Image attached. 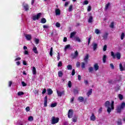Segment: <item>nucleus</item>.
I'll use <instances>...</instances> for the list:
<instances>
[{"instance_id": "f257e3e1", "label": "nucleus", "mask_w": 125, "mask_h": 125, "mask_svg": "<svg viewBox=\"0 0 125 125\" xmlns=\"http://www.w3.org/2000/svg\"><path fill=\"white\" fill-rule=\"evenodd\" d=\"M115 102L114 101H111V104H110V102L109 101H106L104 103V107L107 108V112L108 114H110L112 112V110L115 109L114 104Z\"/></svg>"}, {"instance_id": "f03ea898", "label": "nucleus", "mask_w": 125, "mask_h": 125, "mask_svg": "<svg viewBox=\"0 0 125 125\" xmlns=\"http://www.w3.org/2000/svg\"><path fill=\"white\" fill-rule=\"evenodd\" d=\"M125 108V103L123 102L121 103V105H118L116 108V112L118 114H121L122 113V110H124Z\"/></svg>"}, {"instance_id": "7ed1b4c3", "label": "nucleus", "mask_w": 125, "mask_h": 125, "mask_svg": "<svg viewBox=\"0 0 125 125\" xmlns=\"http://www.w3.org/2000/svg\"><path fill=\"white\" fill-rule=\"evenodd\" d=\"M111 56L113 57V59H115V58H117V59H118V60H120V59H121V53L118 52L117 53H114V52L112 51L111 52Z\"/></svg>"}, {"instance_id": "20e7f679", "label": "nucleus", "mask_w": 125, "mask_h": 125, "mask_svg": "<svg viewBox=\"0 0 125 125\" xmlns=\"http://www.w3.org/2000/svg\"><path fill=\"white\" fill-rule=\"evenodd\" d=\"M59 122V118H55V116H53L52 117V125H55V124H57Z\"/></svg>"}, {"instance_id": "39448f33", "label": "nucleus", "mask_w": 125, "mask_h": 125, "mask_svg": "<svg viewBox=\"0 0 125 125\" xmlns=\"http://www.w3.org/2000/svg\"><path fill=\"white\" fill-rule=\"evenodd\" d=\"M79 56V52H78V51H76L75 52V53H72L70 55V58L71 59H75V58H77Z\"/></svg>"}, {"instance_id": "423d86ee", "label": "nucleus", "mask_w": 125, "mask_h": 125, "mask_svg": "<svg viewBox=\"0 0 125 125\" xmlns=\"http://www.w3.org/2000/svg\"><path fill=\"white\" fill-rule=\"evenodd\" d=\"M42 16V13H39L36 16H34L32 17L33 21H36V20H39Z\"/></svg>"}, {"instance_id": "0eeeda50", "label": "nucleus", "mask_w": 125, "mask_h": 125, "mask_svg": "<svg viewBox=\"0 0 125 125\" xmlns=\"http://www.w3.org/2000/svg\"><path fill=\"white\" fill-rule=\"evenodd\" d=\"M74 113V111L72 110V109H69L68 110V117L69 119H71L73 117V114Z\"/></svg>"}, {"instance_id": "6e6552de", "label": "nucleus", "mask_w": 125, "mask_h": 125, "mask_svg": "<svg viewBox=\"0 0 125 125\" xmlns=\"http://www.w3.org/2000/svg\"><path fill=\"white\" fill-rule=\"evenodd\" d=\"M89 58V55L88 54H87L85 57L84 58V61L86 64H87L88 63V59Z\"/></svg>"}, {"instance_id": "1a4fd4ad", "label": "nucleus", "mask_w": 125, "mask_h": 125, "mask_svg": "<svg viewBox=\"0 0 125 125\" xmlns=\"http://www.w3.org/2000/svg\"><path fill=\"white\" fill-rule=\"evenodd\" d=\"M44 106L47 107V96H45L44 98Z\"/></svg>"}, {"instance_id": "9d476101", "label": "nucleus", "mask_w": 125, "mask_h": 125, "mask_svg": "<svg viewBox=\"0 0 125 125\" xmlns=\"http://www.w3.org/2000/svg\"><path fill=\"white\" fill-rule=\"evenodd\" d=\"M57 92L58 96H59L60 97H61L62 95H64V94H65V92L64 91H62V92L57 91Z\"/></svg>"}, {"instance_id": "9b49d317", "label": "nucleus", "mask_w": 125, "mask_h": 125, "mask_svg": "<svg viewBox=\"0 0 125 125\" xmlns=\"http://www.w3.org/2000/svg\"><path fill=\"white\" fill-rule=\"evenodd\" d=\"M47 92L48 95H51L53 93V91L51 88L47 89Z\"/></svg>"}, {"instance_id": "f8f14e48", "label": "nucleus", "mask_w": 125, "mask_h": 125, "mask_svg": "<svg viewBox=\"0 0 125 125\" xmlns=\"http://www.w3.org/2000/svg\"><path fill=\"white\" fill-rule=\"evenodd\" d=\"M25 38L27 41H31L32 40V35L31 34H26Z\"/></svg>"}, {"instance_id": "ddd939ff", "label": "nucleus", "mask_w": 125, "mask_h": 125, "mask_svg": "<svg viewBox=\"0 0 125 125\" xmlns=\"http://www.w3.org/2000/svg\"><path fill=\"white\" fill-rule=\"evenodd\" d=\"M94 68L95 71H98V70H99V65H98V63H95L94 65Z\"/></svg>"}, {"instance_id": "4468645a", "label": "nucleus", "mask_w": 125, "mask_h": 125, "mask_svg": "<svg viewBox=\"0 0 125 125\" xmlns=\"http://www.w3.org/2000/svg\"><path fill=\"white\" fill-rule=\"evenodd\" d=\"M96 120V117L94 115V113H92L91 116L90 117V120L94 122Z\"/></svg>"}, {"instance_id": "2eb2a0df", "label": "nucleus", "mask_w": 125, "mask_h": 125, "mask_svg": "<svg viewBox=\"0 0 125 125\" xmlns=\"http://www.w3.org/2000/svg\"><path fill=\"white\" fill-rule=\"evenodd\" d=\"M56 15H60L61 14V11L60 9H56L55 10Z\"/></svg>"}, {"instance_id": "dca6fc26", "label": "nucleus", "mask_w": 125, "mask_h": 125, "mask_svg": "<svg viewBox=\"0 0 125 125\" xmlns=\"http://www.w3.org/2000/svg\"><path fill=\"white\" fill-rule=\"evenodd\" d=\"M23 8L25 10V11H28V10H29V5H28V4H25L24 6H23Z\"/></svg>"}, {"instance_id": "f3484780", "label": "nucleus", "mask_w": 125, "mask_h": 125, "mask_svg": "<svg viewBox=\"0 0 125 125\" xmlns=\"http://www.w3.org/2000/svg\"><path fill=\"white\" fill-rule=\"evenodd\" d=\"M76 34H77V32H71L70 33V38L72 39V38H74L75 37V36H76Z\"/></svg>"}, {"instance_id": "a211bd4d", "label": "nucleus", "mask_w": 125, "mask_h": 125, "mask_svg": "<svg viewBox=\"0 0 125 125\" xmlns=\"http://www.w3.org/2000/svg\"><path fill=\"white\" fill-rule=\"evenodd\" d=\"M33 51L34 52V53H36V54H38L39 53V52L38 51V49H37V47L36 46H34L33 48Z\"/></svg>"}, {"instance_id": "6ab92c4d", "label": "nucleus", "mask_w": 125, "mask_h": 125, "mask_svg": "<svg viewBox=\"0 0 125 125\" xmlns=\"http://www.w3.org/2000/svg\"><path fill=\"white\" fill-rule=\"evenodd\" d=\"M92 94V89H90L87 93L86 95L88 96V97H89L90 95H91Z\"/></svg>"}, {"instance_id": "aec40b11", "label": "nucleus", "mask_w": 125, "mask_h": 125, "mask_svg": "<svg viewBox=\"0 0 125 125\" xmlns=\"http://www.w3.org/2000/svg\"><path fill=\"white\" fill-rule=\"evenodd\" d=\"M93 20V17L92 16H90L88 20V23H92V21Z\"/></svg>"}, {"instance_id": "412c9836", "label": "nucleus", "mask_w": 125, "mask_h": 125, "mask_svg": "<svg viewBox=\"0 0 125 125\" xmlns=\"http://www.w3.org/2000/svg\"><path fill=\"white\" fill-rule=\"evenodd\" d=\"M32 73L33 75H36L37 74V69L35 66L32 67Z\"/></svg>"}, {"instance_id": "4be33fe9", "label": "nucleus", "mask_w": 125, "mask_h": 125, "mask_svg": "<svg viewBox=\"0 0 125 125\" xmlns=\"http://www.w3.org/2000/svg\"><path fill=\"white\" fill-rule=\"evenodd\" d=\"M93 49L94 51H95L96 49H97V43H94L93 45Z\"/></svg>"}, {"instance_id": "5701e85b", "label": "nucleus", "mask_w": 125, "mask_h": 125, "mask_svg": "<svg viewBox=\"0 0 125 125\" xmlns=\"http://www.w3.org/2000/svg\"><path fill=\"white\" fill-rule=\"evenodd\" d=\"M72 122H73V123H77V122H78V117L74 116V117H73Z\"/></svg>"}, {"instance_id": "b1692460", "label": "nucleus", "mask_w": 125, "mask_h": 125, "mask_svg": "<svg viewBox=\"0 0 125 125\" xmlns=\"http://www.w3.org/2000/svg\"><path fill=\"white\" fill-rule=\"evenodd\" d=\"M119 67H120V71H121V72H123V71H125V68L123 66V64H122V63H120Z\"/></svg>"}, {"instance_id": "393cba45", "label": "nucleus", "mask_w": 125, "mask_h": 125, "mask_svg": "<svg viewBox=\"0 0 125 125\" xmlns=\"http://www.w3.org/2000/svg\"><path fill=\"white\" fill-rule=\"evenodd\" d=\"M41 23H42V24H45V23H46V19L44 18H42L41 19Z\"/></svg>"}, {"instance_id": "a878e982", "label": "nucleus", "mask_w": 125, "mask_h": 125, "mask_svg": "<svg viewBox=\"0 0 125 125\" xmlns=\"http://www.w3.org/2000/svg\"><path fill=\"white\" fill-rule=\"evenodd\" d=\"M58 77H59V78L63 77V72H62L61 70L58 72Z\"/></svg>"}, {"instance_id": "bb28decb", "label": "nucleus", "mask_w": 125, "mask_h": 125, "mask_svg": "<svg viewBox=\"0 0 125 125\" xmlns=\"http://www.w3.org/2000/svg\"><path fill=\"white\" fill-rule=\"evenodd\" d=\"M84 100V99H83V97L80 96L78 98V101H80V102H83Z\"/></svg>"}, {"instance_id": "cd10ccee", "label": "nucleus", "mask_w": 125, "mask_h": 125, "mask_svg": "<svg viewBox=\"0 0 125 125\" xmlns=\"http://www.w3.org/2000/svg\"><path fill=\"white\" fill-rule=\"evenodd\" d=\"M74 40H75V42H82L81 41V39H80V37H75Z\"/></svg>"}, {"instance_id": "c85d7f7f", "label": "nucleus", "mask_w": 125, "mask_h": 125, "mask_svg": "<svg viewBox=\"0 0 125 125\" xmlns=\"http://www.w3.org/2000/svg\"><path fill=\"white\" fill-rule=\"evenodd\" d=\"M57 106V103H52L51 104V107L54 108V107H56Z\"/></svg>"}, {"instance_id": "c756f323", "label": "nucleus", "mask_w": 125, "mask_h": 125, "mask_svg": "<svg viewBox=\"0 0 125 125\" xmlns=\"http://www.w3.org/2000/svg\"><path fill=\"white\" fill-rule=\"evenodd\" d=\"M106 59H107V56H106L105 55H104L103 58V61L104 63H106Z\"/></svg>"}, {"instance_id": "7c9ffc66", "label": "nucleus", "mask_w": 125, "mask_h": 125, "mask_svg": "<svg viewBox=\"0 0 125 125\" xmlns=\"http://www.w3.org/2000/svg\"><path fill=\"white\" fill-rule=\"evenodd\" d=\"M73 10V5H70L68 7V12H71Z\"/></svg>"}, {"instance_id": "2f4dec72", "label": "nucleus", "mask_w": 125, "mask_h": 125, "mask_svg": "<svg viewBox=\"0 0 125 125\" xmlns=\"http://www.w3.org/2000/svg\"><path fill=\"white\" fill-rule=\"evenodd\" d=\"M28 121H29V122H33V121H34V117L32 116H30L28 117Z\"/></svg>"}, {"instance_id": "473e14b6", "label": "nucleus", "mask_w": 125, "mask_h": 125, "mask_svg": "<svg viewBox=\"0 0 125 125\" xmlns=\"http://www.w3.org/2000/svg\"><path fill=\"white\" fill-rule=\"evenodd\" d=\"M108 35H109V34L108 33H105L104 35L103 38H104V40H106V39H107V38H108Z\"/></svg>"}, {"instance_id": "72a5a7b5", "label": "nucleus", "mask_w": 125, "mask_h": 125, "mask_svg": "<svg viewBox=\"0 0 125 125\" xmlns=\"http://www.w3.org/2000/svg\"><path fill=\"white\" fill-rule=\"evenodd\" d=\"M118 97L120 99V100H123V99H124V96H123V95L119 94L118 95Z\"/></svg>"}, {"instance_id": "f704fd0d", "label": "nucleus", "mask_w": 125, "mask_h": 125, "mask_svg": "<svg viewBox=\"0 0 125 125\" xmlns=\"http://www.w3.org/2000/svg\"><path fill=\"white\" fill-rule=\"evenodd\" d=\"M35 42L36 44H39V43H40V40L39 39L35 38Z\"/></svg>"}, {"instance_id": "c9c22d12", "label": "nucleus", "mask_w": 125, "mask_h": 125, "mask_svg": "<svg viewBox=\"0 0 125 125\" xmlns=\"http://www.w3.org/2000/svg\"><path fill=\"white\" fill-rule=\"evenodd\" d=\"M109 6H110V2H108L105 6L104 9L105 10H107L108 8H109Z\"/></svg>"}, {"instance_id": "e433bc0d", "label": "nucleus", "mask_w": 125, "mask_h": 125, "mask_svg": "<svg viewBox=\"0 0 125 125\" xmlns=\"http://www.w3.org/2000/svg\"><path fill=\"white\" fill-rule=\"evenodd\" d=\"M88 71L89 73H92V72H93V67H89Z\"/></svg>"}, {"instance_id": "4c0bfd02", "label": "nucleus", "mask_w": 125, "mask_h": 125, "mask_svg": "<svg viewBox=\"0 0 125 125\" xmlns=\"http://www.w3.org/2000/svg\"><path fill=\"white\" fill-rule=\"evenodd\" d=\"M72 68H73V67L72 66V65H71V64H68L67 66V70H72Z\"/></svg>"}, {"instance_id": "58836bf2", "label": "nucleus", "mask_w": 125, "mask_h": 125, "mask_svg": "<svg viewBox=\"0 0 125 125\" xmlns=\"http://www.w3.org/2000/svg\"><path fill=\"white\" fill-rule=\"evenodd\" d=\"M114 24H115V23H114V22H112L110 23V25H109V27H110V28H111L112 29H114Z\"/></svg>"}, {"instance_id": "ea45409f", "label": "nucleus", "mask_w": 125, "mask_h": 125, "mask_svg": "<svg viewBox=\"0 0 125 125\" xmlns=\"http://www.w3.org/2000/svg\"><path fill=\"white\" fill-rule=\"evenodd\" d=\"M67 85H68V87L71 88V87H72V82L70 81H68V83L67 84Z\"/></svg>"}, {"instance_id": "a19ab883", "label": "nucleus", "mask_w": 125, "mask_h": 125, "mask_svg": "<svg viewBox=\"0 0 125 125\" xmlns=\"http://www.w3.org/2000/svg\"><path fill=\"white\" fill-rule=\"evenodd\" d=\"M18 96H21L22 95H24V92H19L18 93Z\"/></svg>"}, {"instance_id": "79ce46f5", "label": "nucleus", "mask_w": 125, "mask_h": 125, "mask_svg": "<svg viewBox=\"0 0 125 125\" xmlns=\"http://www.w3.org/2000/svg\"><path fill=\"white\" fill-rule=\"evenodd\" d=\"M53 51V47H51L50 50V56H52V55H53V54H52Z\"/></svg>"}, {"instance_id": "37998d69", "label": "nucleus", "mask_w": 125, "mask_h": 125, "mask_svg": "<svg viewBox=\"0 0 125 125\" xmlns=\"http://www.w3.org/2000/svg\"><path fill=\"white\" fill-rule=\"evenodd\" d=\"M117 125H123V123H122V119H120V120L117 122Z\"/></svg>"}, {"instance_id": "c03bdc74", "label": "nucleus", "mask_w": 125, "mask_h": 125, "mask_svg": "<svg viewBox=\"0 0 125 125\" xmlns=\"http://www.w3.org/2000/svg\"><path fill=\"white\" fill-rule=\"evenodd\" d=\"M125 38V33L123 32L122 34H121V40H124Z\"/></svg>"}, {"instance_id": "a18cd8bd", "label": "nucleus", "mask_w": 125, "mask_h": 125, "mask_svg": "<svg viewBox=\"0 0 125 125\" xmlns=\"http://www.w3.org/2000/svg\"><path fill=\"white\" fill-rule=\"evenodd\" d=\"M95 33L97 34V35H98V34L100 33V30H99L98 29H96L95 30Z\"/></svg>"}, {"instance_id": "49530a36", "label": "nucleus", "mask_w": 125, "mask_h": 125, "mask_svg": "<svg viewBox=\"0 0 125 125\" xmlns=\"http://www.w3.org/2000/svg\"><path fill=\"white\" fill-rule=\"evenodd\" d=\"M81 67L82 69H84V68H85V63L84 62H82L81 64Z\"/></svg>"}, {"instance_id": "de8ad7c7", "label": "nucleus", "mask_w": 125, "mask_h": 125, "mask_svg": "<svg viewBox=\"0 0 125 125\" xmlns=\"http://www.w3.org/2000/svg\"><path fill=\"white\" fill-rule=\"evenodd\" d=\"M70 47H71V45H70V44H67V45H65V47L64 49H65V50L68 49V48H70Z\"/></svg>"}, {"instance_id": "09e8293b", "label": "nucleus", "mask_w": 125, "mask_h": 125, "mask_svg": "<svg viewBox=\"0 0 125 125\" xmlns=\"http://www.w3.org/2000/svg\"><path fill=\"white\" fill-rule=\"evenodd\" d=\"M81 66V63L79 62H78L76 63V67L77 68H79V67Z\"/></svg>"}, {"instance_id": "8fccbe9b", "label": "nucleus", "mask_w": 125, "mask_h": 125, "mask_svg": "<svg viewBox=\"0 0 125 125\" xmlns=\"http://www.w3.org/2000/svg\"><path fill=\"white\" fill-rule=\"evenodd\" d=\"M60 26H61V24H60V23L59 22L56 23V26L57 28H60Z\"/></svg>"}, {"instance_id": "3c124183", "label": "nucleus", "mask_w": 125, "mask_h": 125, "mask_svg": "<svg viewBox=\"0 0 125 125\" xmlns=\"http://www.w3.org/2000/svg\"><path fill=\"white\" fill-rule=\"evenodd\" d=\"M107 50V45H104L103 47V51H106Z\"/></svg>"}, {"instance_id": "603ef678", "label": "nucleus", "mask_w": 125, "mask_h": 125, "mask_svg": "<svg viewBox=\"0 0 125 125\" xmlns=\"http://www.w3.org/2000/svg\"><path fill=\"white\" fill-rule=\"evenodd\" d=\"M73 92L74 94H78V93H79V91H78L77 89H75L73 91Z\"/></svg>"}, {"instance_id": "864d4df0", "label": "nucleus", "mask_w": 125, "mask_h": 125, "mask_svg": "<svg viewBox=\"0 0 125 125\" xmlns=\"http://www.w3.org/2000/svg\"><path fill=\"white\" fill-rule=\"evenodd\" d=\"M58 67H62V62H59L58 64Z\"/></svg>"}, {"instance_id": "5fc2aeb1", "label": "nucleus", "mask_w": 125, "mask_h": 125, "mask_svg": "<svg viewBox=\"0 0 125 125\" xmlns=\"http://www.w3.org/2000/svg\"><path fill=\"white\" fill-rule=\"evenodd\" d=\"M83 4H85V5H86V4H88V0H85L83 2Z\"/></svg>"}, {"instance_id": "6e6d98bb", "label": "nucleus", "mask_w": 125, "mask_h": 125, "mask_svg": "<svg viewBox=\"0 0 125 125\" xmlns=\"http://www.w3.org/2000/svg\"><path fill=\"white\" fill-rule=\"evenodd\" d=\"M75 74H76V72L75 71V69H73L71 73L72 76H75Z\"/></svg>"}, {"instance_id": "4d7b16f0", "label": "nucleus", "mask_w": 125, "mask_h": 125, "mask_svg": "<svg viewBox=\"0 0 125 125\" xmlns=\"http://www.w3.org/2000/svg\"><path fill=\"white\" fill-rule=\"evenodd\" d=\"M110 66L111 68V69H115V67L114 66V64H113V63H110Z\"/></svg>"}, {"instance_id": "13d9d810", "label": "nucleus", "mask_w": 125, "mask_h": 125, "mask_svg": "<svg viewBox=\"0 0 125 125\" xmlns=\"http://www.w3.org/2000/svg\"><path fill=\"white\" fill-rule=\"evenodd\" d=\"M57 59L58 61H59V60H60V54L59 53H58Z\"/></svg>"}, {"instance_id": "bf43d9fd", "label": "nucleus", "mask_w": 125, "mask_h": 125, "mask_svg": "<svg viewBox=\"0 0 125 125\" xmlns=\"http://www.w3.org/2000/svg\"><path fill=\"white\" fill-rule=\"evenodd\" d=\"M24 53L25 55H29V52L26 50H24Z\"/></svg>"}, {"instance_id": "052dcab7", "label": "nucleus", "mask_w": 125, "mask_h": 125, "mask_svg": "<svg viewBox=\"0 0 125 125\" xmlns=\"http://www.w3.org/2000/svg\"><path fill=\"white\" fill-rule=\"evenodd\" d=\"M91 11V6H88L87 11L89 12Z\"/></svg>"}, {"instance_id": "680f3d73", "label": "nucleus", "mask_w": 125, "mask_h": 125, "mask_svg": "<svg viewBox=\"0 0 125 125\" xmlns=\"http://www.w3.org/2000/svg\"><path fill=\"white\" fill-rule=\"evenodd\" d=\"M90 40H91V36L88 39V45H89V43H90Z\"/></svg>"}, {"instance_id": "e2e57ef3", "label": "nucleus", "mask_w": 125, "mask_h": 125, "mask_svg": "<svg viewBox=\"0 0 125 125\" xmlns=\"http://www.w3.org/2000/svg\"><path fill=\"white\" fill-rule=\"evenodd\" d=\"M21 83H22V86H27V84L25 83H24L23 81L21 82Z\"/></svg>"}, {"instance_id": "0e129e2a", "label": "nucleus", "mask_w": 125, "mask_h": 125, "mask_svg": "<svg viewBox=\"0 0 125 125\" xmlns=\"http://www.w3.org/2000/svg\"><path fill=\"white\" fill-rule=\"evenodd\" d=\"M26 112H29L30 111V107L27 106L25 108Z\"/></svg>"}, {"instance_id": "69168bd1", "label": "nucleus", "mask_w": 125, "mask_h": 125, "mask_svg": "<svg viewBox=\"0 0 125 125\" xmlns=\"http://www.w3.org/2000/svg\"><path fill=\"white\" fill-rule=\"evenodd\" d=\"M46 92V89L44 88L42 92V94H44Z\"/></svg>"}, {"instance_id": "338daca9", "label": "nucleus", "mask_w": 125, "mask_h": 125, "mask_svg": "<svg viewBox=\"0 0 125 125\" xmlns=\"http://www.w3.org/2000/svg\"><path fill=\"white\" fill-rule=\"evenodd\" d=\"M12 85V81H9V87H10Z\"/></svg>"}, {"instance_id": "774afa93", "label": "nucleus", "mask_w": 125, "mask_h": 125, "mask_svg": "<svg viewBox=\"0 0 125 125\" xmlns=\"http://www.w3.org/2000/svg\"><path fill=\"white\" fill-rule=\"evenodd\" d=\"M103 108L102 107H100V109H99V114H100V113H101V112H102V110H103Z\"/></svg>"}]
</instances>
